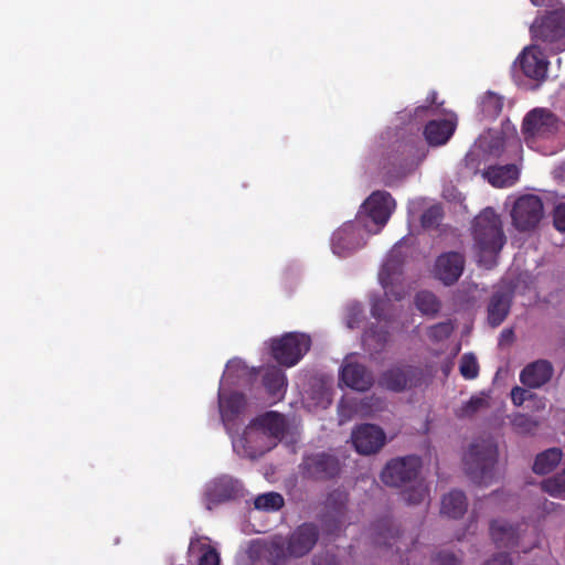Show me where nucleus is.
I'll return each mask as SVG.
<instances>
[{"instance_id":"f257e3e1","label":"nucleus","mask_w":565,"mask_h":565,"mask_svg":"<svg viewBox=\"0 0 565 565\" xmlns=\"http://www.w3.org/2000/svg\"><path fill=\"white\" fill-rule=\"evenodd\" d=\"M285 431L282 415L268 412L253 419L241 436L233 438V448L239 456L256 458L270 449V445L265 443L266 439H279Z\"/></svg>"},{"instance_id":"f03ea898","label":"nucleus","mask_w":565,"mask_h":565,"mask_svg":"<svg viewBox=\"0 0 565 565\" xmlns=\"http://www.w3.org/2000/svg\"><path fill=\"white\" fill-rule=\"evenodd\" d=\"M472 236L479 250V263L491 269L505 244L500 216L492 209L483 210L473 221Z\"/></svg>"},{"instance_id":"7ed1b4c3","label":"nucleus","mask_w":565,"mask_h":565,"mask_svg":"<svg viewBox=\"0 0 565 565\" xmlns=\"http://www.w3.org/2000/svg\"><path fill=\"white\" fill-rule=\"evenodd\" d=\"M497 461L498 446L491 438L475 440L462 459L467 476L475 483L483 486L492 481Z\"/></svg>"},{"instance_id":"20e7f679","label":"nucleus","mask_w":565,"mask_h":565,"mask_svg":"<svg viewBox=\"0 0 565 565\" xmlns=\"http://www.w3.org/2000/svg\"><path fill=\"white\" fill-rule=\"evenodd\" d=\"M533 44L550 53L565 51V8L547 12L534 20L530 28Z\"/></svg>"},{"instance_id":"39448f33","label":"nucleus","mask_w":565,"mask_h":565,"mask_svg":"<svg viewBox=\"0 0 565 565\" xmlns=\"http://www.w3.org/2000/svg\"><path fill=\"white\" fill-rule=\"evenodd\" d=\"M396 203L387 191H374L364 201L355 221L361 220V225L367 234H377L388 222Z\"/></svg>"},{"instance_id":"423d86ee","label":"nucleus","mask_w":565,"mask_h":565,"mask_svg":"<svg viewBox=\"0 0 565 565\" xmlns=\"http://www.w3.org/2000/svg\"><path fill=\"white\" fill-rule=\"evenodd\" d=\"M311 340L302 333L290 332L278 339H273L270 351L273 358L287 367L296 365L309 351Z\"/></svg>"},{"instance_id":"0eeeda50","label":"nucleus","mask_w":565,"mask_h":565,"mask_svg":"<svg viewBox=\"0 0 565 565\" xmlns=\"http://www.w3.org/2000/svg\"><path fill=\"white\" fill-rule=\"evenodd\" d=\"M425 373L419 366L395 364L385 370L380 379V386L394 393H401L419 387L424 383Z\"/></svg>"},{"instance_id":"6e6552de","label":"nucleus","mask_w":565,"mask_h":565,"mask_svg":"<svg viewBox=\"0 0 565 565\" xmlns=\"http://www.w3.org/2000/svg\"><path fill=\"white\" fill-rule=\"evenodd\" d=\"M420 457L409 455L390 460L381 472V480L388 487L399 488L414 481L422 469Z\"/></svg>"},{"instance_id":"1a4fd4ad","label":"nucleus","mask_w":565,"mask_h":565,"mask_svg":"<svg viewBox=\"0 0 565 565\" xmlns=\"http://www.w3.org/2000/svg\"><path fill=\"white\" fill-rule=\"evenodd\" d=\"M367 235L361 220L345 222L332 233L331 249L339 257H348L365 245Z\"/></svg>"},{"instance_id":"9d476101","label":"nucleus","mask_w":565,"mask_h":565,"mask_svg":"<svg viewBox=\"0 0 565 565\" xmlns=\"http://www.w3.org/2000/svg\"><path fill=\"white\" fill-rule=\"evenodd\" d=\"M559 119L545 108H535L526 114L522 122V134L526 142L553 137L559 129Z\"/></svg>"},{"instance_id":"9b49d317","label":"nucleus","mask_w":565,"mask_h":565,"mask_svg":"<svg viewBox=\"0 0 565 565\" xmlns=\"http://www.w3.org/2000/svg\"><path fill=\"white\" fill-rule=\"evenodd\" d=\"M543 214V202L534 194H525L516 199L511 211L512 223L521 232L534 230Z\"/></svg>"},{"instance_id":"f8f14e48","label":"nucleus","mask_w":565,"mask_h":565,"mask_svg":"<svg viewBox=\"0 0 565 565\" xmlns=\"http://www.w3.org/2000/svg\"><path fill=\"white\" fill-rule=\"evenodd\" d=\"M301 475L306 479L327 481L339 477L341 462L334 455L319 452L306 456L300 465Z\"/></svg>"},{"instance_id":"ddd939ff","label":"nucleus","mask_w":565,"mask_h":565,"mask_svg":"<svg viewBox=\"0 0 565 565\" xmlns=\"http://www.w3.org/2000/svg\"><path fill=\"white\" fill-rule=\"evenodd\" d=\"M426 157L425 149L413 143L402 147L401 151L388 156L387 174L391 178L399 179L412 172Z\"/></svg>"},{"instance_id":"4468645a","label":"nucleus","mask_w":565,"mask_h":565,"mask_svg":"<svg viewBox=\"0 0 565 565\" xmlns=\"http://www.w3.org/2000/svg\"><path fill=\"white\" fill-rule=\"evenodd\" d=\"M543 50L539 44H531L524 47L519 56L523 74L537 83L546 79L550 65Z\"/></svg>"},{"instance_id":"2eb2a0df","label":"nucleus","mask_w":565,"mask_h":565,"mask_svg":"<svg viewBox=\"0 0 565 565\" xmlns=\"http://www.w3.org/2000/svg\"><path fill=\"white\" fill-rule=\"evenodd\" d=\"M242 492V484L238 480L222 476L209 483L205 490L206 508L212 510L215 505L233 500Z\"/></svg>"},{"instance_id":"dca6fc26","label":"nucleus","mask_w":565,"mask_h":565,"mask_svg":"<svg viewBox=\"0 0 565 565\" xmlns=\"http://www.w3.org/2000/svg\"><path fill=\"white\" fill-rule=\"evenodd\" d=\"M352 443L361 455L376 454L385 444L382 428L373 424H362L352 431Z\"/></svg>"},{"instance_id":"f3484780","label":"nucleus","mask_w":565,"mask_h":565,"mask_svg":"<svg viewBox=\"0 0 565 565\" xmlns=\"http://www.w3.org/2000/svg\"><path fill=\"white\" fill-rule=\"evenodd\" d=\"M254 565H279L288 555L287 545L281 539L253 543L248 551Z\"/></svg>"},{"instance_id":"a211bd4d","label":"nucleus","mask_w":565,"mask_h":565,"mask_svg":"<svg viewBox=\"0 0 565 565\" xmlns=\"http://www.w3.org/2000/svg\"><path fill=\"white\" fill-rule=\"evenodd\" d=\"M319 529L313 523L299 525L287 540V552L289 556L301 557L308 554L317 544Z\"/></svg>"},{"instance_id":"6ab92c4d","label":"nucleus","mask_w":565,"mask_h":565,"mask_svg":"<svg viewBox=\"0 0 565 565\" xmlns=\"http://www.w3.org/2000/svg\"><path fill=\"white\" fill-rule=\"evenodd\" d=\"M463 268L465 256L458 252H448L438 256L435 274L446 286H451L460 278Z\"/></svg>"},{"instance_id":"aec40b11","label":"nucleus","mask_w":565,"mask_h":565,"mask_svg":"<svg viewBox=\"0 0 565 565\" xmlns=\"http://www.w3.org/2000/svg\"><path fill=\"white\" fill-rule=\"evenodd\" d=\"M188 557L194 558L196 565H221L220 553L209 536L194 533L190 537Z\"/></svg>"},{"instance_id":"412c9836","label":"nucleus","mask_w":565,"mask_h":565,"mask_svg":"<svg viewBox=\"0 0 565 565\" xmlns=\"http://www.w3.org/2000/svg\"><path fill=\"white\" fill-rule=\"evenodd\" d=\"M513 300V291L508 289L495 290L488 302L487 320L490 327L498 328L510 313Z\"/></svg>"},{"instance_id":"4be33fe9","label":"nucleus","mask_w":565,"mask_h":565,"mask_svg":"<svg viewBox=\"0 0 565 565\" xmlns=\"http://www.w3.org/2000/svg\"><path fill=\"white\" fill-rule=\"evenodd\" d=\"M340 382L352 390L364 392L373 385L374 379L363 364L347 362L340 371Z\"/></svg>"},{"instance_id":"5701e85b","label":"nucleus","mask_w":565,"mask_h":565,"mask_svg":"<svg viewBox=\"0 0 565 565\" xmlns=\"http://www.w3.org/2000/svg\"><path fill=\"white\" fill-rule=\"evenodd\" d=\"M218 407L222 422L230 431L234 422L246 409V397L243 393L232 392L230 394H218Z\"/></svg>"},{"instance_id":"b1692460","label":"nucleus","mask_w":565,"mask_h":565,"mask_svg":"<svg viewBox=\"0 0 565 565\" xmlns=\"http://www.w3.org/2000/svg\"><path fill=\"white\" fill-rule=\"evenodd\" d=\"M554 374V367L547 360H536L527 364L520 373L521 383L530 388H540L548 383Z\"/></svg>"},{"instance_id":"393cba45","label":"nucleus","mask_w":565,"mask_h":565,"mask_svg":"<svg viewBox=\"0 0 565 565\" xmlns=\"http://www.w3.org/2000/svg\"><path fill=\"white\" fill-rule=\"evenodd\" d=\"M489 533L498 548L513 550L519 545L521 536L519 525L510 524L504 520H492L489 525Z\"/></svg>"},{"instance_id":"a878e982","label":"nucleus","mask_w":565,"mask_h":565,"mask_svg":"<svg viewBox=\"0 0 565 565\" xmlns=\"http://www.w3.org/2000/svg\"><path fill=\"white\" fill-rule=\"evenodd\" d=\"M457 127L456 116L429 120L424 128V136L429 146L438 147L448 142Z\"/></svg>"},{"instance_id":"bb28decb","label":"nucleus","mask_w":565,"mask_h":565,"mask_svg":"<svg viewBox=\"0 0 565 565\" xmlns=\"http://www.w3.org/2000/svg\"><path fill=\"white\" fill-rule=\"evenodd\" d=\"M483 177L495 188H508L513 185L519 179V169L515 164L489 167Z\"/></svg>"},{"instance_id":"cd10ccee","label":"nucleus","mask_w":565,"mask_h":565,"mask_svg":"<svg viewBox=\"0 0 565 565\" xmlns=\"http://www.w3.org/2000/svg\"><path fill=\"white\" fill-rule=\"evenodd\" d=\"M374 542L379 546L393 547L401 537L399 529L391 519H382L374 524Z\"/></svg>"},{"instance_id":"c85d7f7f","label":"nucleus","mask_w":565,"mask_h":565,"mask_svg":"<svg viewBox=\"0 0 565 565\" xmlns=\"http://www.w3.org/2000/svg\"><path fill=\"white\" fill-rule=\"evenodd\" d=\"M390 340V332L386 326L372 323L362 335V341L369 350L374 353L382 352Z\"/></svg>"},{"instance_id":"c756f323","label":"nucleus","mask_w":565,"mask_h":565,"mask_svg":"<svg viewBox=\"0 0 565 565\" xmlns=\"http://www.w3.org/2000/svg\"><path fill=\"white\" fill-rule=\"evenodd\" d=\"M263 385L273 398H281L287 385L286 375L277 366H269L263 375Z\"/></svg>"},{"instance_id":"7c9ffc66","label":"nucleus","mask_w":565,"mask_h":565,"mask_svg":"<svg viewBox=\"0 0 565 565\" xmlns=\"http://www.w3.org/2000/svg\"><path fill=\"white\" fill-rule=\"evenodd\" d=\"M467 507L466 494L460 490H452L444 495L440 511L449 518L459 519L466 513Z\"/></svg>"},{"instance_id":"2f4dec72","label":"nucleus","mask_w":565,"mask_h":565,"mask_svg":"<svg viewBox=\"0 0 565 565\" xmlns=\"http://www.w3.org/2000/svg\"><path fill=\"white\" fill-rule=\"evenodd\" d=\"M562 450L558 448H550L539 454L534 460L533 471L539 475L551 472L562 460Z\"/></svg>"},{"instance_id":"473e14b6","label":"nucleus","mask_w":565,"mask_h":565,"mask_svg":"<svg viewBox=\"0 0 565 565\" xmlns=\"http://www.w3.org/2000/svg\"><path fill=\"white\" fill-rule=\"evenodd\" d=\"M416 308L425 316L435 317L441 309L437 296L428 290H422L415 296Z\"/></svg>"},{"instance_id":"72a5a7b5","label":"nucleus","mask_w":565,"mask_h":565,"mask_svg":"<svg viewBox=\"0 0 565 565\" xmlns=\"http://www.w3.org/2000/svg\"><path fill=\"white\" fill-rule=\"evenodd\" d=\"M480 108L484 117L494 119L503 109V98L495 93L488 92L481 99Z\"/></svg>"},{"instance_id":"f704fd0d","label":"nucleus","mask_w":565,"mask_h":565,"mask_svg":"<svg viewBox=\"0 0 565 565\" xmlns=\"http://www.w3.org/2000/svg\"><path fill=\"white\" fill-rule=\"evenodd\" d=\"M542 490L552 497L565 499V468L541 483Z\"/></svg>"},{"instance_id":"c9c22d12","label":"nucleus","mask_w":565,"mask_h":565,"mask_svg":"<svg viewBox=\"0 0 565 565\" xmlns=\"http://www.w3.org/2000/svg\"><path fill=\"white\" fill-rule=\"evenodd\" d=\"M285 504L284 497L278 492H267L256 497L254 505L258 510L278 511Z\"/></svg>"},{"instance_id":"e433bc0d","label":"nucleus","mask_w":565,"mask_h":565,"mask_svg":"<svg viewBox=\"0 0 565 565\" xmlns=\"http://www.w3.org/2000/svg\"><path fill=\"white\" fill-rule=\"evenodd\" d=\"M488 406L487 399L479 397V396H472L468 402L462 404L457 411L456 416L458 418H471L473 417L479 411Z\"/></svg>"},{"instance_id":"4c0bfd02","label":"nucleus","mask_w":565,"mask_h":565,"mask_svg":"<svg viewBox=\"0 0 565 565\" xmlns=\"http://www.w3.org/2000/svg\"><path fill=\"white\" fill-rule=\"evenodd\" d=\"M429 494V489L424 482H418L415 486L406 489L402 495L408 504H419L425 501Z\"/></svg>"},{"instance_id":"58836bf2","label":"nucleus","mask_w":565,"mask_h":565,"mask_svg":"<svg viewBox=\"0 0 565 565\" xmlns=\"http://www.w3.org/2000/svg\"><path fill=\"white\" fill-rule=\"evenodd\" d=\"M459 371L466 380L476 379L479 374L477 358L472 353H465L460 359Z\"/></svg>"},{"instance_id":"ea45409f","label":"nucleus","mask_w":565,"mask_h":565,"mask_svg":"<svg viewBox=\"0 0 565 565\" xmlns=\"http://www.w3.org/2000/svg\"><path fill=\"white\" fill-rule=\"evenodd\" d=\"M444 216L440 205H431L426 209L420 216V224L424 228H435L439 225Z\"/></svg>"},{"instance_id":"a19ab883","label":"nucleus","mask_w":565,"mask_h":565,"mask_svg":"<svg viewBox=\"0 0 565 565\" xmlns=\"http://www.w3.org/2000/svg\"><path fill=\"white\" fill-rule=\"evenodd\" d=\"M454 331L450 321L439 322L428 328L427 335L433 342H440L448 339Z\"/></svg>"},{"instance_id":"79ce46f5","label":"nucleus","mask_w":565,"mask_h":565,"mask_svg":"<svg viewBox=\"0 0 565 565\" xmlns=\"http://www.w3.org/2000/svg\"><path fill=\"white\" fill-rule=\"evenodd\" d=\"M512 427L520 434H527L533 431L537 424L532 417L524 414H516L511 419Z\"/></svg>"},{"instance_id":"37998d69","label":"nucleus","mask_w":565,"mask_h":565,"mask_svg":"<svg viewBox=\"0 0 565 565\" xmlns=\"http://www.w3.org/2000/svg\"><path fill=\"white\" fill-rule=\"evenodd\" d=\"M347 327L349 329L359 328L364 319L363 308L359 303H354L348 307L347 310Z\"/></svg>"},{"instance_id":"c03bdc74","label":"nucleus","mask_w":565,"mask_h":565,"mask_svg":"<svg viewBox=\"0 0 565 565\" xmlns=\"http://www.w3.org/2000/svg\"><path fill=\"white\" fill-rule=\"evenodd\" d=\"M431 565H460V562L451 552H439L431 558Z\"/></svg>"},{"instance_id":"a18cd8bd","label":"nucleus","mask_w":565,"mask_h":565,"mask_svg":"<svg viewBox=\"0 0 565 565\" xmlns=\"http://www.w3.org/2000/svg\"><path fill=\"white\" fill-rule=\"evenodd\" d=\"M387 302L388 301L386 299H374L371 306L372 317L375 318L376 320L390 321V319L385 316V308L387 306Z\"/></svg>"},{"instance_id":"49530a36","label":"nucleus","mask_w":565,"mask_h":565,"mask_svg":"<svg viewBox=\"0 0 565 565\" xmlns=\"http://www.w3.org/2000/svg\"><path fill=\"white\" fill-rule=\"evenodd\" d=\"M554 226L559 232H565V204L556 205L553 216Z\"/></svg>"},{"instance_id":"de8ad7c7","label":"nucleus","mask_w":565,"mask_h":565,"mask_svg":"<svg viewBox=\"0 0 565 565\" xmlns=\"http://www.w3.org/2000/svg\"><path fill=\"white\" fill-rule=\"evenodd\" d=\"M246 370L245 363L241 359H232L226 364V373L228 375L235 374L239 376L241 373H244Z\"/></svg>"},{"instance_id":"09e8293b","label":"nucleus","mask_w":565,"mask_h":565,"mask_svg":"<svg viewBox=\"0 0 565 565\" xmlns=\"http://www.w3.org/2000/svg\"><path fill=\"white\" fill-rule=\"evenodd\" d=\"M486 565H512V559L509 553L500 552L490 557Z\"/></svg>"},{"instance_id":"8fccbe9b","label":"nucleus","mask_w":565,"mask_h":565,"mask_svg":"<svg viewBox=\"0 0 565 565\" xmlns=\"http://www.w3.org/2000/svg\"><path fill=\"white\" fill-rule=\"evenodd\" d=\"M527 391L523 387L515 386L511 391V399L514 405L520 406L526 398Z\"/></svg>"},{"instance_id":"3c124183","label":"nucleus","mask_w":565,"mask_h":565,"mask_svg":"<svg viewBox=\"0 0 565 565\" xmlns=\"http://www.w3.org/2000/svg\"><path fill=\"white\" fill-rule=\"evenodd\" d=\"M463 161H465L466 167L473 168L477 162V156L475 153H467Z\"/></svg>"},{"instance_id":"603ef678","label":"nucleus","mask_w":565,"mask_h":565,"mask_svg":"<svg viewBox=\"0 0 565 565\" xmlns=\"http://www.w3.org/2000/svg\"><path fill=\"white\" fill-rule=\"evenodd\" d=\"M437 96H438V95H437V92H435V90H431V92L428 94V96H427V102L429 103V105H430V106H431V105H437V106L443 105V103H438V102H437Z\"/></svg>"},{"instance_id":"864d4df0","label":"nucleus","mask_w":565,"mask_h":565,"mask_svg":"<svg viewBox=\"0 0 565 565\" xmlns=\"http://www.w3.org/2000/svg\"><path fill=\"white\" fill-rule=\"evenodd\" d=\"M388 269H390V264H385L380 273V279H381L384 288H386V286H387L386 278L384 277V275L386 271H388Z\"/></svg>"},{"instance_id":"5fc2aeb1","label":"nucleus","mask_w":565,"mask_h":565,"mask_svg":"<svg viewBox=\"0 0 565 565\" xmlns=\"http://www.w3.org/2000/svg\"><path fill=\"white\" fill-rule=\"evenodd\" d=\"M513 331L512 329H504L502 332H501V338L502 339H509V340H512L513 339Z\"/></svg>"},{"instance_id":"6e6d98bb","label":"nucleus","mask_w":565,"mask_h":565,"mask_svg":"<svg viewBox=\"0 0 565 565\" xmlns=\"http://www.w3.org/2000/svg\"><path fill=\"white\" fill-rule=\"evenodd\" d=\"M427 109H428V106H425V107H418L416 111L418 113V111H420V110H427Z\"/></svg>"}]
</instances>
